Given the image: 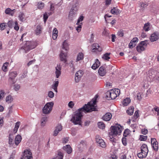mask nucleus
<instances>
[{
  "label": "nucleus",
  "mask_w": 159,
  "mask_h": 159,
  "mask_svg": "<svg viewBox=\"0 0 159 159\" xmlns=\"http://www.w3.org/2000/svg\"><path fill=\"white\" fill-rule=\"evenodd\" d=\"M15 11V9L12 10L10 8H7L6 9L5 12L6 14L12 16L14 15Z\"/></svg>",
  "instance_id": "obj_24"
},
{
  "label": "nucleus",
  "mask_w": 159,
  "mask_h": 159,
  "mask_svg": "<svg viewBox=\"0 0 159 159\" xmlns=\"http://www.w3.org/2000/svg\"><path fill=\"white\" fill-rule=\"evenodd\" d=\"M47 118L43 117L40 120L41 125L42 126H44L47 121Z\"/></svg>",
  "instance_id": "obj_35"
},
{
  "label": "nucleus",
  "mask_w": 159,
  "mask_h": 159,
  "mask_svg": "<svg viewBox=\"0 0 159 159\" xmlns=\"http://www.w3.org/2000/svg\"><path fill=\"white\" fill-rule=\"evenodd\" d=\"M98 95H96L87 104H85L83 107L79 109L74 114L71 121L75 125H80L81 123V118L83 116V112L85 113L97 111L94 106L96 104Z\"/></svg>",
  "instance_id": "obj_1"
},
{
  "label": "nucleus",
  "mask_w": 159,
  "mask_h": 159,
  "mask_svg": "<svg viewBox=\"0 0 159 159\" xmlns=\"http://www.w3.org/2000/svg\"><path fill=\"white\" fill-rule=\"evenodd\" d=\"M151 143L153 149L155 151H157L158 149V145L156 139L152 138L151 139Z\"/></svg>",
  "instance_id": "obj_10"
},
{
  "label": "nucleus",
  "mask_w": 159,
  "mask_h": 159,
  "mask_svg": "<svg viewBox=\"0 0 159 159\" xmlns=\"http://www.w3.org/2000/svg\"><path fill=\"white\" fill-rule=\"evenodd\" d=\"M159 38V34L158 32H155L152 34L150 37V40L151 42L157 40Z\"/></svg>",
  "instance_id": "obj_11"
},
{
  "label": "nucleus",
  "mask_w": 159,
  "mask_h": 159,
  "mask_svg": "<svg viewBox=\"0 0 159 159\" xmlns=\"http://www.w3.org/2000/svg\"><path fill=\"white\" fill-rule=\"evenodd\" d=\"M124 32L122 30H120L117 33V35L120 37H122L124 35Z\"/></svg>",
  "instance_id": "obj_47"
},
{
  "label": "nucleus",
  "mask_w": 159,
  "mask_h": 159,
  "mask_svg": "<svg viewBox=\"0 0 159 159\" xmlns=\"http://www.w3.org/2000/svg\"><path fill=\"white\" fill-rule=\"evenodd\" d=\"M92 49L94 52H101L102 50V48L98 43H94L92 45Z\"/></svg>",
  "instance_id": "obj_16"
},
{
  "label": "nucleus",
  "mask_w": 159,
  "mask_h": 159,
  "mask_svg": "<svg viewBox=\"0 0 159 159\" xmlns=\"http://www.w3.org/2000/svg\"><path fill=\"white\" fill-rule=\"evenodd\" d=\"M37 43L33 41H27L26 43L19 49L20 52L25 53L30 50L35 48L37 46Z\"/></svg>",
  "instance_id": "obj_2"
},
{
  "label": "nucleus",
  "mask_w": 159,
  "mask_h": 159,
  "mask_svg": "<svg viewBox=\"0 0 159 159\" xmlns=\"http://www.w3.org/2000/svg\"><path fill=\"white\" fill-rule=\"evenodd\" d=\"M22 140L21 136L19 134L17 135L15 139V144L16 146H18Z\"/></svg>",
  "instance_id": "obj_19"
},
{
  "label": "nucleus",
  "mask_w": 159,
  "mask_h": 159,
  "mask_svg": "<svg viewBox=\"0 0 159 159\" xmlns=\"http://www.w3.org/2000/svg\"><path fill=\"white\" fill-rule=\"evenodd\" d=\"M20 88V85L19 84H15L14 86V89L16 91H18Z\"/></svg>",
  "instance_id": "obj_44"
},
{
  "label": "nucleus",
  "mask_w": 159,
  "mask_h": 159,
  "mask_svg": "<svg viewBox=\"0 0 159 159\" xmlns=\"http://www.w3.org/2000/svg\"><path fill=\"white\" fill-rule=\"evenodd\" d=\"M48 17V15L47 13H45L43 15L44 21L45 23Z\"/></svg>",
  "instance_id": "obj_54"
},
{
  "label": "nucleus",
  "mask_w": 159,
  "mask_h": 159,
  "mask_svg": "<svg viewBox=\"0 0 159 159\" xmlns=\"http://www.w3.org/2000/svg\"><path fill=\"white\" fill-rule=\"evenodd\" d=\"M106 68V66H102L100 67L98 71V73L100 76H103L106 75L107 72Z\"/></svg>",
  "instance_id": "obj_12"
},
{
  "label": "nucleus",
  "mask_w": 159,
  "mask_h": 159,
  "mask_svg": "<svg viewBox=\"0 0 159 159\" xmlns=\"http://www.w3.org/2000/svg\"><path fill=\"white\" fill-rule=\"evenodd\" d=\"M138 41L139 39L137 37H134L133 39L131 40V41L134 43H135L136 44V43Z\"/></svg>",
  "instance_id": "obj_55"
},
{
  "label": "nucleus",
  "mask_w": 159,
  "mask_h": 159,
  "mask_svg": "<svg viewBox=\"0 0 159 159\" xmlns=\"http://www.w3.org/2000/svg\"><path fill=\"white\" fill-rule=\"evenodd\" d=\"M139 111L137 110L135 111L133 117H132L131 120L133 122H135L136 121L137 118L139 117Z\"/></svg>",
  "instance_id": "obj_25"
},
{
  "label": "nucleus",
  "mask_w": 159,
  "mask_h": 159,
  "mask_svg": "<svg viewBox=\"0 0 159 159\" xmlns=\"http://www.w3.org/2000/svg\"><path fill=\"white\" fill-rule=\"evenodd\" d=\"M6 23H2L0 24V30H3L5 28Z\"/></svg>",
  "instance_id": "obj_50"
},
{
  "label": "nucleus",
  "mask_w": 159,
  "mask_h": 159,
  "mask_svg": "<svg viewBox=\"0 0 159 159\" xmlns=\"http://www.w3.org/2000/svg\"><path fill=\"white\" fill-rule=\"evenodd\" d=\"M9 143L10 144V147H13V148H15V145L13 141V139L10 137L9 138Z\"/></svg>",
  "instance_id": "obj_39"
},
{
  "label": "nucleus",
  "mask_w": 159,
  "mask_h": 159,
  "mask_svg": "<svg viewBox=\"0 0 159 159\" xmlns=\"http://www.w3.org/2000/svg\"><path fill=\"white\" fill-rule=\"evenodd\" d=\"M110 53H106L104 54L102 57V58L106 60L109 61V59H110Z\"/></svg>",
  "instance_id": "obj_33"
},
{
  "label": "nucleus",
  "mask_w": 159,
  "mask_h": 159,
  "mask_svg": "<svg viewBox=\"0 0 159 159\" xmlns=\"http://www.w3.org/2000/svg\"><path fill=\"white\" fill-rule=\"evenodd\" d=\"M84 18V17L83 16H80L78 20L76 25H79V24H80V22L83 20Z\"/></svg>",
  "instance_id": "obj_49"
},
{
  "label": "nucleus",
  "mask_w": 159,
  "mask_h": 159,
  "mask_svg": "<svg viewBox=\"0 0 159 159\" xmlns=\"http://www.w3.org/2000/svg\"><path fill=\"white\" fill-rule=\"evenodd\" d=\"M130 133V131L128 129H126L124 132L123 135L125 137H127Z\"/></svg>",
  "instance_id": "obj_41"
},
{
  "label": "nucleus",
  "mask_w": 159,
  "mask_h": 159,
  "mask_svg": "<svg viewBox=\"0 0 159 159\" xmlns=\"http://www.w3.org/2000/svg\"><path fill=\"white\" fill-rule=\"evenodd\" d=\"M44 7V3L42 2H38V8L39 9H42Z\"/></svg>",
  "instance_id": "obj_45"
},
{
  "label": "nucleus",
  "mask_w": 159,
  "mask_h": 159,
  "mask_svg": "<svg viewBox=\"0 0 159 159\" xmlns=\"http://www.w3.org/2000/svg\"><path fill=\"white\" fill-rule=\"evenodd\" d=\"M82 24L81 23H80V24L78 25V26L76 27V30L78 32H79L81 31V25Z\"/></svg>",
  "instance_id": "obj_52"
},
{
  "label": "nucleus",
  "mask_w": 159,
  "mask_h": 159,
  "mask_svg": "<svg viewBox=\"0 0 159 159\" xmlns=\"http://www.w3.org/2000/svg\"><path fill=\"white\" fill-rule=\"evenodd\" d=\"M147 138V136L143 135H141L140 136L139 139L141 141H145L146 140Z\"/></svg>",
  "instance_id": "obj_43"
},
{
  "label": "nucleus",
  "mask_w": 159,
  "mask_h": 159,
  "mask_svg": "<svg viewBox=\"0 0 159 159\" xmlns=\"http://www.w3.org/2000/svg\"><path fill=\"white\" fill-rule=\"evenodd\" d=\"M98 127L100 129H104L105 127V124L102 122H99L98 123Z\"/></svg>",
  "instance_id": "obj_38"
},
{
  "label": "nucleus",
  "mask_w": 159,
  "mask_h": 159,
  "mask_svg": "<svg viewBox=\"0 0 159 159\" xmlns=\"http://www.w3.org/2000/svg\"><path fill=\"white\" fill-rule=\"evenodd\" d=\"M78 10V7L77 5H73L69 12L68 16V18L70 20H73L74 18L76 16L77 14Z\"/></svg>",
  "instance_id": "obj_7"
},
{
  "label": "nucleus",
  "mask_w": 159,
  "mask_h": 159,
  "mask_svg": "<svg viewBox=\"0 0 159 159\" xmlns=\"http://www.w3.org/2000/svg\"><path fill=\"white\" fill-rule=\"evenodd\" d=\"M111 134L113 136H116L117 135H120L123 129L122 126L119 124H117L111 127Z\"/></svg>",
  "instance_id": "obj_5"
},
{
  "label": "nucleus",
  "mask_w": 159,
  "mask_h": 159,
  "mask_svg": "<svg viewBox=\"0 0 159 159\" xmlns=\"http://www.w3.org/2000/svg\"><path fill=\"white\" fill-rule=\"evenodd\" d=\"M112 117L111 114L110 113H107L102 118V119L105 121H109Z\"/></svg>",
  "instance_id": "obj_18"
},
{
  "label": "nucleus",
  "mask_w": 159,
  "mask_h": 159,
  "mask_svg": "<svg viewBox=\"0 0 159 159\" xmlns=\"http://www.w3.org/2000/svg\"><path fill=\"white\" fill-rule=\"evenodd\" d=\"M9 63L6 62L3 65L2 67V70L4 72H6L8 71L7 67L9 65Z\"/></svg>",
  "instance_id": "obj_29"
},
{
  "label": "nucleus",
  "mask_w": 159,
  "mask_h": 159,
  "mask_svg": "<svg viewBox=\"0 0 159 159\" xmlns=\"http://www.w3.org/2000/svg\"><path fill=\"white\" fill-rule=\"evenodd\" d=\"M148 130L146 129H142L141 130V132L143 134L145 135L148 133Z\"/></svg>",
  "instance_id": "obj_57"
},
{
  "label": "nucleus",
  "mask_w": 159,
  "mask_h": 159,
  "mask_svg": "<svg viewBox=\"0 0 159 159\" xmlns=\"http://www.w3.org/2000/svg\"><path fill=\"white\" fill-rule=\"evenodd\" d=\"M116 38V36L115 34H112L111 35V41L112 42H114L115 41V39Z\"/></svg>",
  "instance_id": "obj_64"
},
{
  "label": "nucleus",
  "mask_w": 159,
  "mask_h": 159,
  "mask_svg": "<svg viewBox=\"0 0 159 159\" xmlns=\"http://www.w3.org/2000/svg\"><path fill=\"white\" fill-rule=\"evenodd\" d=\"M140 7H142L143 10H144V9L148 5V4L147 3L142 2L140 3Z\"/></svg>",
  "instance_id": "obj_42"
},
{
  "label": "nucleus",
  "mask_w": 159,
  "mask_h": 159,
  "mask_svg": "<svg viewBox=\"0 0 159 159\" xmlns=\"http://www.w3.org/2000/svg\"><path fill=\"white\" fill-rule=\"evenodd\" d=\"M83 74V72L81 70H79L76 72L75 77V80L76 82H78L80 81Z\"/></svg>",
  "instance_id": "obj_13"
},
{
  "label": "nucleus",
  "mask_w": 159,
  "mask_h": 159,
  "mask_svg": "<svg viewBox=\"0 0 159 159\" xmlns=\"http://www.w3.org/2000/svg\"><path fill=\"white\" fill-rule=\"evenodd\" d=\"M141 150L148 153V151L147 145L145 144H143L141 147Z\"/></svg>",
  "instance_id": "obj_32"
},
{
  "label": "nucleus",
  "mask_w": 159,
  "mask_h": 159,
  "mask_svg": "<svg viewBox=\"0 0 159 159\" xmlns=\"http://www.w3.org/2000/svg\"><path fill=\"white\" fill-rule=\"evenodd\" d=\"M62 129V126L61 124H58L56 127L55 130L54 131L53 135L54 136H57L59 132Z\"/></svg>",
  "instance_id": "obj_17"
},
{
  "label": "nucleus",
  "mask_w": 159,
  "mask_h": 159,
  "mask_svg": "<svg viewBox=\"0 0 159 159\" xmlns=\"http://www.w3.org/2000/svg\"><path fill=\"white\" fill-rule=\"evenodd\" d=\"M27 72V71H26L25 72L23 73L20 76V78L21 79H23L25 78L26 76Z\"/></svg>",
  "instance_id": "obj_59"
},
{
  "label": "nucleus",
  "mask_w": 159,
  "mask_h": 159,
  "mask_svg": "<svg viewBox=\"0 0 159 159\" xmlns=\"http://www.w3.org/2000/svg\"><path fill=\"white\" fill-rule=\"evenodd\" d=\"M17 74L16 71H12L9 73L10 79H12L15 78L17 75Z\"/></svg>",
  "instance_id": "obj_36"
},
{
  "label": "nucleus",
  "mask_w": 159,
  "mask_h": 159,
  "mask_svg": "<svg viewBox=\"0 0 159 159\" xmlns=\"http://www.w3.org/2000/svg\"><path fill=\"white\" fill-rule=\"evenodd\" d=\"M135 43H134L132 41H130L129 44V48H132L135 46Z\"/></svg>",
  "instance_id": "obj_48"
},
{
  "label": "nucleus",
  "mask_w": 159,
  "mask_h": 159,
  "mask_svg": "<svg viewBox=\"0 0 159 159\" xmlns=\"http://www.w3.org/2000/svg\"><path fill=\"white\" fill-rule=\"evenodd\" d=\"M7 25L8 26L11 28H13L14 26V29L17 31L19 29V27L18 22L17 21H15L14 22L13 20H10L7 23Z\"/></svg>",
  "instance_id": "obj_9"
},
{
  "label": "nucleus",
  "mask_w": 159,
  "mask_h": 159,
  "mask_svg": "<svg viewBox=\"0 0 159 159\" xmlns=\"http://www.w3.org/2000/svg\"><path fill=\"white\" fill-rule=\"evenodd\" d=\"M12 98L11 96H8L6 98V101L7 102L10 103L12 101Z\"/></svg>",
  "instance_id": "obj_46"
},
{
  "label": "nucleus",
  "mask_w": 159,
  "mask_h": 159,
  "mask_svg": "<svg viewBox=\"0 0 159 159\" xmlns=\"http://www.w3.org/2000/svg\"><path fill=\"white\" fill-rule=\"evenodd\" d=\"M111 12L114 15H118L120 13L119 10L116 7H114L113 9H111Z\"/></svg>",
  "instance_id": "obj_30"
},
{
  "label": "nucleus",
  "mask_w": 159,
  "mask_h": 159,
  "mask_svg": "<svg viewBox=\"0 0 159 159\" xmlns=\"http://www.w3.org/2000/svg\"><path fill=\"white\" fill-rule=\"evenodd\" d=\"M35 59H33L32 60L30 61L28 63L27 65L28 66H29L30 65H31L33 63H34L35 62Z\"/></svg>",
  "instance_id": "obj_61"
},
{
  "label": "nucleus",
  "mask_w": 159,
  "mask_h": 159,
  "mask_svg": "<svg viewBox=\"0 0 159 159\" xmlns=\"http://www.w3.org/2000/svg\"><path fill=\"white\" fill-rule=\"evenodd\" d=\"M56 6V5H55L53 4H52L50 5V11H54V10L55 7Z\"/></svg>",
  "instance_id": "obj_56"
},
{
  "label": "nucleus",
  "mask_w": 159,
  "mask_h": 159,
  "mask_svg": "<svg viewBox=\"0 0 159 159\" xmlns=\"http://www.w3.org/2000/svg\"><path fill=\"white\" fill-rule=\"evenodd\" d=\"M42 28L40 25H38L35 30V32L36 34L39 35L41 32Z\"/></svg>",
  "instance_id": "obj_28"
},
{
  "label": "nucleus",
  "mask_w": 159,
  "mask_h": 159,
  "mask_svg": "<svg viewBox=\"0 0 159 159\" xmlns=\"http://www.w3.org/2000/svg\"><path fill=\"white\" fill-rule=\"evenodd\" d=\"M120 93V90L119 89H112L110 91H108L106 93V97L109 98L110 99H114L117 96H119Z\"/></svg>",
  "instance_id": "obj_4"
},
{
  "label": "nucleus",
  "mask_w": 159,
  "mask_h": 159,
  "mask_svg": "<svg viewBox=\"0 0 159 159\" xmlns=\"http://www.w3.org/2000/svg\"><path fill=\"white\" fill-rule=\"evenodd\" d=\"M100 65V62L98 59H96L95 63L92 66V68L94 70H96Z\"/></svg>",
  "instance_id": "obj_21"
},
{
  "label": "nucleus",
  "mask_w": 159,
  "mask_h": 159,
  "mask_svg": "<svg viewBox=\"0 0 159 159\" xmlns=\"http://www.w3.org/2000/svg\"><path fill=\"white\" fill-rule=\"evenodd\" d=\"M134 108L133 107H130L127 110V113L129 115H132L134 112Z\"/></svg>",
  "instance_id": "obj_37"
},
{
  "label": "nucleus",
  "mask_w": 159,
  "mask_h": 159,
  "mask_svg": "<svg viewBox=\"0 0 159 159\" xmlns=\"http://www.w3.org/2000/svg\"><path fill=\"white\" fill-rule=\"evenodd\" d=\"M24 14L23 13L20 12L19 14L18 17L20 20L22 21L24 19Z\"/></svg>",
  "instance_id": "obj_40"
},
{
  "label": "nucleus",
  "mask_w": 159,
  "mask_h": 159,
  "mask_svg": "<svg viewBox=\"0 0 159 159\" xmlns=\"http://www.w3.org/2000/svg\"><path fill=\"white\" fill-rule=\"evenodd\" d=\"M148 41L145 40L141 42L136 47L137 51L139 52H142L145 50L146 48L147 44H148Z\"/></svg>",
  "instance_id": "obj_6"
},
{
  "label": "nucleus",
  "mask_w": 159,
  "mask_h": 159,
  "mask_svg": "<svg viewBox=\"0 0 159 159\" xmlns=\"http://www.w3.org/2000/svg\"><path fill=\"white\" fill-rule=\"evenodd\" d=\"M63 148L69 154H70L72 151V148L69 145H66L65 146H64Z\"/></svg>",
  "instance_id": "obj_20"
},
{
  "label": "nucleus",
  "mask_w": 159,
  "mask_h": 159,
  "mask_svg": "<svg viewBox=\"0 0 159 159\" xmlns=\"http://www.w3.org/2000/svg\"><path fill=\"white\" fill-rule=\"evenodd\" d=\"M20 125V122H16V123L15 128L18 129Z\"/></svg>",
  "instance_id": "obj_63"
},
{
  "label": "nucleus",
  "mask_w": 159,
  "mask_h": 159,
  "mask_svg": "<svg viewBox=\"0 0 159 159\" xmlns=\"http://www.w3.org/2000/svg\"><path fill=\"white\" fill-rule=\"evenodd\" d=\"M62 48L65 50V52H64L63 51H61L60 54V60L61 61H63L65 62L66 61V57L67 56V51L69 49V45L66 40H65L63 43Z\"/></svg>",
  "instance_id": "obj_3"
},
{
  "label": "nucleus",
  "mask_w": 159,
  "mask_h": 159,
  "mask_svg": "<svg viewBox=\"0 0 159 159\" xmlns=\"http://www.w3.org/2000/svg\"><path fill=\"white\" fill-rule=\"evenodd\" d=\"M95 140L98 144L102 148H105L106 145L104 140L101 138L100 136L97 135L95 137Z\"/></svg>",
  "instance_id": "obj_8"
},
{
  "label": "nucleus",
  "mask_w": 159,
  "mask_h": 159,
  "mask_svg": "<svg viewBox=\"0 0 159 159\" xmlns=\"http://www.w3.org/2000/svg\"><path fill=\"white\" fill-rule=\"evenodd\" d=\"M122 142L124 146H126L127 145L126 139L125 138H123L122 139Z\"/></svg>",
  "instance_id": "obj_51"
},
{
  "label": "nucleus",
  "mask_w": 159,
  "mask_h": 159,
  "mask_svg": "<svg viewBox=\"0 0 159 159\" xmlns=\"http://www.w3.org/2000/svg\"><path fill=\"white\" fill-rule=\"evenodd\" d=\"M84 56L82 52H80L78 55L77 58L76 60V62L82 60L84 59Z\"/></svg>",
  "instance_id": "obj_31"
},
{
  "label": "nucleus",
  "mask_w": 159,
  "mask_h": 159,
  "mask_svg": "<svg viewBox=\"0 0 159 159\" xmlns=\"http://www.w3.org/2000/svg\"><path fill=\"white\" fill-rule=\"evenodd\" d=\"M43 113L45 114H47L50 112V102H47L42 109Z\"/></svg>",
  "instance_id": "obj_14"
},
{
  "label": "nucleus",
  "mask_w": 159,
  "mask_h": 159,
  "mask_svg": "<svg viewBox=\"0 0 159 159\" xmlns=\"http://www.w3.org/2000/svg\"><path fill=\"white\" fill-rule=\"evenodd\" d=\"M147 154L148 153H145V152L141 150V152L138 154V156L140 158H143L146 157Z\"/></svg>",
  "instance_id": "obj_22"
},
{
  "label": "nucleus",
  "mask_w": 159,
  "mask_h": 159,
  "mask_svg": "<svg viewBox=\"0 0 159 159\" xmlns=\"http://www.w3.org/2000/svg\"><path fill=\"white\" fill-rule=\"evenodd\" d=\"M56 71H55V74L56 75V78H58L59 77L61 74V67L60 65H57L55 67Z\"/></svg>",
  "instance_id": "obj_15"
},
{
  "label": "nucleus",
  "mask_w": 159,
  "mask_h": 159,
  "mask_svg": "<svg viewBox=\"0 0 159 159\" xmlns=\"http://www.w3.org/2000/svg\"><path fill=\"white\" fill-rule=\"evenodd\" d=\"M150 24L149 22H147L144 24L143 27V29L146 32L150 30Z\"/></svg>",
  "instance_id": "obj_23"
},
{
  "label": "nucleus",
  "mask_w": 159,
  "mask_h": 159,
  "mask_svg": "<svg viewBox=\"0 0 159 159\" xmlns=\"http://www.w3.org/2000/svg\"><path fill=\"white\" fill-rule=\"evenodd\" d=\"M74 105V103L72 101H70L68 104V107L70 108H72Z\"/></svg>",
  "instance_id": "obj_53"
},
{
  "label": "nucleus",
  "mask_w": 159,
  "mask_h": 159,
  "mask_svg": "<svg viewBox=\"0 0 159 159\" xmlns=\"http://www.w3.org/2000/svg\"><path fill=\"white\" fill-rule=\"evenodd\" d=\"M130 102V99L129 98H127L124 99L122 102V104L124 106H127Z\"/></svg>",
  "instance_id": "obj_34"
},
{
  "label": "nucleus",
  "mask_w": 159,
  "mask_h": 159,
  "mask_svg": "<svg viewBox=\"0 0 159 159\" xmlns=\"http://www.w3.org/2000/svg\"><path fill=\"white\" fill-rule=\"evenodd\" d=\"M59 84V81L58 80L55 81L53 84L52 86V88L53 89L54 91L56 92H57V87Z\"/></svg>",
  "instance_id": "obj_26"
},
{
  "label": "nucleus",
  "mask_w": 159,
  "mask_h": 159,
  "mask_svg": "<svg viewBox=\"0 0 159 159\" xmlns=\"http://www.w3.org/2000/svg\"><path fill=\"white\" fill-rule=\"evenodd\" d=\"M58 30L56 28H55L53 29L52 34V38L53 39L55 40L57 39L58 36Z\"/></svg>",
  "instance_id": "obj_27"
},
{
  "label": "nucleus",
  "mask_w": 159,
  "mask_h": 159,
  "mask_svg": "<svg viewBox=\"0 0 159 159\" xmlns=\"http://www.w3.org/2000/svg\"><path fill=\"white\" fill-rule=\"evenodd\" d=\"M68 138L66 137L64 138L62 140V143H65L68 142Z\"/></svg>",
  "instance_id": "obj_60"
},
{
  "label": "nucleus",
  "mask_w": 159,
  "mask_h": 159,
  "mask_svg": "<svg viewBox=\"0 0 159 159\" xmlns=\"http://www.w3.org/2000/svg\"><path fill=\"white\" fill-rule=\"evenodd\" d=\"M111 0H106L105 4L106 5H108L110 4L111 3Z\"/></svg>",
  "instance_id": "obj_62"
},
{
  "label": "nucleus",
  "mask_w": 159,
  "mask_h": 159,
  "mask_svg": "<svg viewBox=\"0 0 159 159\" xmlns=\"http://www.w3.org/2000/svg\"><path fill=\"white\" fill-rule=\"evenodd\" d=\"M94 37V35L93 34H91L90 38L89 40V41L90 43H92L93 41V38Z\"/></svg>",
  "instance_id": "obj_58"
}]
</instances>
